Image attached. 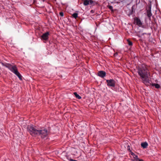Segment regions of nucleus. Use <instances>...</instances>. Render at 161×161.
<instances>
[{
	"instance_id": "obj_18",
	"label": "nucleus",
	"mask_w": 161,
	"mask_h": 161,
	"mask_svg": "<svg viewBox=\"0 0 161 161\" xmlns=\"http://www.w3.org/2000/svg\"><path fill=\"white\" fill-rule=\"evenodd\" d=\"M147 10H150V11H151V5H149L148 6V8L147 9Z\"/></svg>"
},
{
	"instance_id": "obj_6",
	"label": "nucleus",
	"mask_w": 161,
	"mask_h": 161,
	"mask_svg": "<svg viewBox=\"0 0 161 161\" xmlns=\"http://www.w3.org/2000/svg\"><path fill=\"white\" fill-rule=\"evenodd\" d=\"M97 75L100 77L103 78L106 75V72L103 71H100L97 73Z\"/></svg>"
},
{
	"instance_id": "obj_16",
	"label": "nucleus",
	"mask_w": 161,
	"mask_h": 161,
	"mask_svg": "<svg viewBox=\"0 0 161 161\" xmlns=\"http://www.w3.org/2000/svg\"><path fill=\"white\" fill-rule=\"evenodd\" d=\"M59 14L62 17L64 15V13L63 12H60Z\"/></svg>"
},
{
	"instance_id": "obj_3",
	"label": "nucleus",
	"mask_w": 161,
	"mask_h": 161,
	"mask_svg": "<svg viewBox=\"0 0 161 161\" xmlns=\"http://www.w3.org/2000/svg\"><path fill=\"white\" fill-rule=\"evenodd\" d=\"M1 64L3 66L7 68L12 72L16 75L20 80H22V76L20 73L18 71L16 65L13 66L11 64L7 63H1Z\"/></svg>"
},
{
	"instance_id": "obj_19",
	"label": "nucleus",
	"mask_w": 161,
	"mask_h": 161,
	"mask_svg": "<svg viewBox=\"0 0 161 161\" xmlns=\"http://www.w3.org/2000/svg\"><path fill=\"white\" fill-rule=\"evenodd\" d=\"M131 154L133 156H134V155L135 154L133 152H131Z\"/></svg>"
},
{
	"instance_id": "obj_11",
	"label": "nucleus",
	"mask_w": 161,
	"mask_h": 161,
	"mask_svg": "<svg viewBox=\"0 0 161 161\" xmlns=\"http://www.w3.org/2000/svg\"><path fill=\"white\" fill-rule=\"evenodd\" d=\"M74 94L77 98L79 99H81V97L80 96H79L78 94L76 92H74Z\"/></svg>"
},
{
	"instance_id": "obj_5",
	"label": "nucleus",
	"mask_w": 161,
	"mask_h": 161,
	"mask_svg": "<svg viewBox=\"0 0 161 161\" xmlns=\"http://www.w3.org/2000/svg\"><path fill=\"white\" fill-rule=\"evenodd\" d=\"M107 83V85L109 87H114L115 85V81L113 79L106 80Z\"/></svg>"
},
{
	"instance_id": "obj_17",
	"label": "nucleus",
	"mask_w": 161,
	"mask_h": 161,
	"mask_svg": "<svg viewBox=\"0 0 161 161\" xmlns=\"http://www.w3.org/2000/svg\"><path fill=\"white\" fill-rule=\"evenodd\" d=\"M67 159L68 160H69L70 161H77L76 160H73V159H72V158H67Z\"/></svg>"
},
{
	"instance_id": "obj_9",
	"label": "nucleus",
	"mask_w": 161,
	"mask_h": 161,
	"mask_svg": "<svg viewBox=\"0 0 161 161\" xmlns=\"http://www.w3.org/2000/svg\"><path fill=\"white\" fill-rule=\"evenodd\" d=\"M147 16L150 19L151 16L152 15L151 13V11H150V10H147Z\"/></svg>"
},
{
	"instance_id": "obj_14",
	"label": "nucleus",
	"mask_w": 161,
	"mask_h": 161,
	"mask_svg": "<svg viewBox=\"0 0 161 161\" xmlns=\"http://www.w3.org/2000/svg\"><path fill=\"white\" fill-rule=\"evenodd\" d=\"M127 42H128V44L130 46H131L133 45V43L132 42L130 41V40H127Z\"/></svg>"
},
{
	"instance_id": "obj_12",
	"label": "nucleus",
	"mask_w": 161,
	"mask_h": 161,
	"mask_svg": "<svg viewBox=\"0 0 161 161\" xmlns=\"http://www.w3.org/2000/svg\"><path fill=\"white\" fill-rule=\"evenodd\" d=\"M133 157L134 158V161H136L139 159V158H138V156L136 154H135L134 156H133Z\"/></svg>"
},
{
	"instance_id": "obj_13",
	"label": "nucleus",
	"mask_w": 161,
	"mask_h": 161,
	"mask_svg": "<svg viewBox=\"0 0 161 161\" xmlns=\"http://www.w3.org/2000/svg\"><path fill=\"white\" fill-rule=\"evenodd\" d=\"M72 16L75 19H76L78 17V14L77 13H74L72 14Z\"/></svg>"
},
{
	"instance_id": "obj_1",
	"label": "nucleus",
	"mask_w": 161,
	"mask_h": 161,
	"mask_svg": "<svg viewBox=\"0 0 161 161\" xmlns=\"http://www.w3.org/2000/svg\"><path fill=\"white\" fill-rule=\"evenodd\" d=\"M137 73L142 83L145 85H148L150 83L149 78L150 76V73L147 66L142 64L141 66H139L137 68Z\"/></svg>"
},
{
	"instance_id": "obj_22",
	"label": "nucleus",
	"mask_w": 161,
	"mask_h": 161,
	"mask_svg": "<svg viewBox=\"0 0 161 161\" xmlns=\"http://www.w3.org/2000/svg\"><path fill=\"white\" fill-rule=\"evenodd\" d=\"M136 161H144L142 159H139Z\"/></svg>"
},
{
	"instance_id": "obj_15",
	"label": "nucleus",
	"mask_w": 161,
	"mask_h": 161,
	"mask_svg": "<svg viewBox=\"0 0 161 161\" xmlns=\"http://www.w3.org/2000/svg\"><path fill=\"white\" fill-rule=\"evenodd\" d=\"M108 7L109 9L112 12H113L114 10L113 9V7L112 6L108 5Z\"/></svg>"
},
{
	"instance_id": "obj_8",
	"label": "nucleus",
	"mask_w": 161,
	"mask_h": 161,
	"mask_svg": "<svg viewBox=\"0 0 161 161\" xmlns=\"http://www.w3.org/2000/svg\"><path fill=\"white\" fill-rule=\"evenodd\" d=\"M141 146L143 148H146L148 146V144L147 142H142L141 143Z\"/></svg>"
},
{
	"instance_id": "obj_10",
	"label": "nucleus",
	"mask_w": 161,
	"mask_h": 161,
	"mask_svg": "<svg viewBox=\"0 0 161 161\" xmlns=\"http://www.w3.org/2000/svg\"><path fill=\"white\" fill-rule=\"evenodd\" d=\"M152 86H154L156 88L158 89L160 87V85L157 83H153L152 84Z\"/></svg>"
},
{
	"instance_id": "obj_7",
	"label": "nucleus",
	"mask_w": 161,
	"mask_h": 161,
	"mask_svg": "<svg viewBox=\"0 0 161 161\" xmlns=\"http://www.w3.org/2000/svg\"><path fill=\"white\" fill-rule=\"evenodd\" d=\"M49 35V33L48 32H47L42 34V38L43 40L46 41L48 39Z\"/></svg>"
},
{
	"instance_id": "obj_2",
	"label": "nucleus",
	"mask_w": 161,
	"mask_h": 161,
	"mask_svg": "<svg viewBox=\"0 0 161 161\" xmlns=\"http://www.w3.org/2000/svg\"><path fill=\"white\" fill-rule=\"evenodd\" d=\"M27 129L30 134L32 136L39 135L42 138L46 137L49 133L47 129L45 128H42L40 129H37L35 126L33 125H28Z\"/></svg>"
},
{
	"instance_id": "obj_4",
	"label": "nucleus",
	"mask_w": 161,
	"mask_h": 161,
	"mask_svg": "<svg viewBox=\"0 0 161 161\" xmlns=\"http://www.w3.org/2000/svg\"><path fill=\"white\" fill-rule=\"evenodd\" d=\"M134 24H136L140 27H143L142 23L141 20L138 17H136L134 18Z\"/></svg>"
},
{
	"instance_id": "obj_20",
	"label": "nucleus",
	"mask_w": 161,
	"mask_h": 161,
	"mask_svg": "<svg viewBox=\"0 0 161 161\" xmlns=\"http://www.w3.org/2000/svg\"><path fill=\"white\" fill-rule=\"evenodd\" d=\"M90 12L92 14H93L94 13V10H91L90 11Z\"/></svg>"
},
{
	"instance_id": "obj_21",
	"label": "nucleus",
	"mask_w": 161,
	"mask_h": 161,
	"mask_svg": "<svg viewBox=\"0 0 161 161\" xmlns=\"http://www.w3.org/2000/svg\"><path fill=\"white\" fill-rule=\"evenodd\" d=\"M127 147L128 149V150H130V151H131V150H130V146H129V145Z\"/></svg>"
}]
</instances>
